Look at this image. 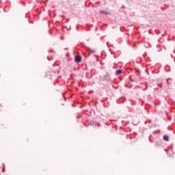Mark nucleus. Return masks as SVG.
I'll list each match as a JSON object with an SVG mask.
<instances>
[{"instance_id": "f257e3e1", "label": "nucleus", "mask_w": 175, "mask_h": 175, "mask_svg": "<svg viewBox=\"0 0 175 175\" xmlns=\"http://www.w3.org/2000/svg\"><path fill=\"white\" fill-rule=\"evenodd\" d=\"M105 81H111V78L110 77V75L106 74L104 75V79Z\"/></svg>"}, {"instance_id": "f03ea898", "label": "nucleus", "mask_w": 175, "mask_h": 175, "mask_svg": "<svg viewBox=\"0 0 175 175\" xmlns=\"http://www.w3.org/2000/svg\"><path fill=\"white\" fill-rule=\"evenodd\" d=\"M75 62H77V64L81 62V57H80V55L75 56Z\"/></svg>"}, {"instance_id": "7ed1b4c3", "label": "nucleus", "mask_w": 175, "mask_h": 175, "mask_svg": "<svg viewBox=\"0 0 175 175\" xmlns=\"http://www.w3.org/2000/svg\"><path fill=\"white\" fill-rule=\"evenodd\" d=\"M121 73H122V70H118L116 72V76H119V75H121Z\"/></svg>"}, {"instance_id": "20e7f679", "label": "nucleus", "mask_w": 175, "mask_h": 175, "mask_svg": "<svg viewBox=\"0 0 175 175\" xmlns=\"http://www.w3.org/2000/svg\"><path fill=\"white\" fill-rule=\"evenodd\" d=\"M163 140H165V142H169V136L164 135L163 136Z\"/></svg>"}, {"instance_id": "39448f33", "label": "nucleus", "mask_w": 175, "mask_h": 175, "mask_svg": "<svg viewBox=\"0 0 175 175\" xmlns=\"http://www.w3.org/2000/svg\"><path fill=\"white\" fill-rule=\"evenodd\" d=\"M100 13L102 14H109V12H107L106 11H104V10L100 11Z\"/></svg>"}, {"instance_id": "423d86ee", "label": "nucleus", "mask_w": 175, "mask_h": 175, "mask_svg": "<svg viewBox=\"0 0 175 175\" xmlns=\"http://www.w3.org/2000/svg\"><path fill=\"white\" fill-rule=\"evenodd\" d=\"M167 84H169V83H170V82H169V79L167 80Z\"/></svg>"}, {"instance_id": "0eeeda50", "label": "nucleus", "mask_w": 175, "mask_h": 175, "mask_svg": "<svg viewBox=\"0 0 175 175\" xmlns=\"http://www.w3.org/2000/svg\"><path fill=\"white\" fill-rule=\"evenodd\" d=\"M97 125H98V126H100V124H98Z\"/></svg>"}, {"instance_id": "6e6552de", "label": "nucleus", "mask_w": 175, "mask_h": 175, "mask_svg": "<svg viewBox=\"0 0 175 175\" xmlns=\"http://www.w3.org/2000/svg\"><path fill=\"white\" fill-rule=\"evenodd\" d=\"M92 53H95V51H92Z\"/></svg>"}]
</instances>
